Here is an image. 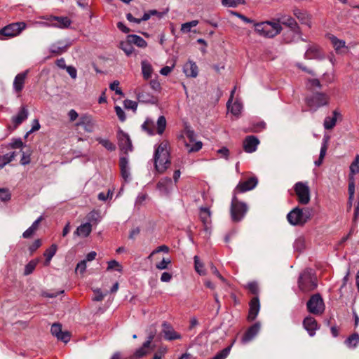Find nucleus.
Segmentation results:
<instances>
[{
    "mask_svg": "<svg viewBox=\"0 0 359 359\" xmlns=\"http://www.w3.org/2000/svg\"><path fill=\"white\" fill-rule=\"evenodd\" d=\"M169 142L163 141L155 149L154 160L156 170L158 173L164 172L170 165Z\"/></svg>",
    "mask_w": 359,
    "mask_h": 359,
    "instance_id": "obj_1",
    "label": "nucleus"
},
{
    "mask_svg": "<svg viewBox=\"0 0 359 359\" xmlns=\"http://www.w3.org/2000/svg\"><path fill=\"white\" fill-rule=\"evenodd\" d=\"M254 26L256 33L265 38H273L282 30L280 23L276 21L255 23Z\"/></svg>",
    "mask_w": 359,
    "mask_h": 359,
    "instance_id": "obj_2",
    "label": "nucleus"
},
{
    "mask_svg": "<svg viewBox=\"0 0 359 359\" xmlns=\"http://www.w3.org/2000/svg\"><path fill=\"white\" fill-rule=\"evenodd\" d=\"M311 212L312 210L309 208L296 207L287 214V219L293 226H302L310 219Z\"/></svg>",
    "mask_w": 359,
    "mask_h": 359,
    "instance_id": "obj_3",
    "label": "nucleus"
},
{
    "mask_svg": "<svg viewBox=\"0 0 359 359\" xmlns=\"http://www.w3.org/2000/svg\"><path fill=\"white\" fill-rule=\"evenodd\" d=\"M299 288L304 292L315 290L317 287L316 278L313 276L312 271H304L298 280Z\"/></svg>",
    "mask_w": 359,
    "mask_h": 359,
    "instance_id": "obj_4",
    "label": "nucleus"
},
{
    "mask_svg": "<svg viewBox=\"0 0 359 359\" xmlns=\"http://www.w3.org/2000/svg\"><path fill=\"white\" fill-rule=\"evenodd\" d=\"M248 210V205L245 203L239 201L234 195L231 200L230 209L232 221L240 222L245 217Z\"/></svg>",
    "mask_w": 359,
    "mask_h": 359,
    "instance_id": "obj_5",
    "label": "nucleus"
},
{
    "mask_svg": "<svg viewBox=\"0 0 359 359\" xmlns=\"http://www.w3.org/2000/svg\"><path fill=\"white\" fill-rule=\"evenodd\" d=\"M330 97L323 93H316L306 97V104L311 111H316L320 107L329 103Z\"/></svg>",
    "mask_w": 359,
    "mask_h": 359,
    "instance_id": "obj_6",
    "label": "nucleus"
},
{
    "mask_svg": "<svg viewBox=\"0 0 359 359\" xmlns=\"http://www.w3.org/2000/svg\"><path fill=\"white\" fill-rule=\"evenodd\" d=\"M26 28L23 22L11 23L0 29V39L4 40L18 35Z\"/></svg>",
    "mask_w": 359,
    "mask_h": 359,
    "instance_id": "obj_7",
    "label": "nucleus"
},
{
    "mask_svg": "<svg viewBox=\"0 0 359 359\" xmlns=\"http://www.w3.org/2000/svg\"><path fill=\"white\" fill-rule=\"evenodd\" d=\"M41 19L46 20H55L57 21L56 23H48L46 22H38L37 24L44 26V27H53L60 29H66L68 28L71 24L72 21L71 20L66 16H55V15H46L41 17Z\"/></svg>",
    "mask_w": 359,
    "mask_h": 359,
    "instance_id": "obj_8",
    "label": "nucleus"
},
{
    "mask_svg": "<svg viewBox=\"0 0 359 359\" xmlns=\"http://www.w3.org/2000/svg\"><path fill=\"white\" fill-rule=\"evenodd\" d=\"M294 189L299 203L306 205L310 201V189L307 182H298L294 186Z\"/></svg>",
    "mask_w": 359,
    "mask_h": 359,
    "instance_id": "obj_9",
    "label": "nucleus"
},
{
    "mask_svg": "<svg viewBox=\"0 0 359 359\" xmlns=\"http://www.w3.org/2000/svg\"><path fill=\"white\" fill-rule=\"evenodd\" d=\"M308 311L315 315H320L325 311L323 299L319 294L311 297L306 304Z\"/></svg>",
    "mask_w": 359,
    "mask_h": 359,
    "instance_id": "obj_10",
    "label": "nucleus"
},
{
    "mask_svg": "<svg viewBox=\"0 0 359 359\" xmlns=\"http://www.w3.org/2000/svg\"><path fill=\"white\" fill-rule=\"evenodd\" d=\"M185 135L187 138L189 140V142H185V147H187L189 152H194L199 151L203 146V144L201 141H196L195 140V133L194 130L191 129H186L185 130Z\"/></svg>",
    "mask_w": 359,
    "mask_h": 359,
    "instance_id": "obj_11",
    "label": "nucleus"
},
{
    "mask_svg": "<svg viewBox=\"0 0 359 359\" xmlns=\"http://www.w3.org/2000/svg\"><path fill=\"white\" fill-rule=\"evenodd\" d=\"M118 145L120 149L126 154L133 150V145L129 135L122 130H119L117 134Z\"/></svg>",
    "mask_w": 359,
    "mask_h": 359,
    "instance_id": "obj_12",
    "label": "nucleus"
},
{
    "mask_svg": "<svg viewBox=\"0 0 359 359\" xmlns=\"http://www.w3.org/2000/svg\"><path fill=\"white\" fill-rule=\"evenodd\" d=\"M76 126H81L86 132L91 133L94 130L95 121L91 115L85 114L81 116L79 121L76 123Z\"/></svg>",
    "mask_w": 359,
    "mask_h": 359,
    "instance_id": "obj_13",
    "label": "nucleus"
},
{
    "mask_svg": "<svg viewBox=\"0 0 359 359\" xmlns=\"http://www.w3.org/2000/svg\"><path fill=\"white\" fill-rule=\"evenodd\" d=\"M304 57L307 60L316 59L320 60L325 58V55L318 46L312 44L309 45L306 49Z\"/></svg>",
    "mask_w": 359,
    "mask_h": 359,
    "instance_id": "obj_14",
    "label": "nucleus"
},
{
    "mask_svg": "<svg viewBox=\"0 0 359 359\" xmlns=\"http://www.w3.org/2000/svg\"><path fill=\"white\" fill-rule=\"evenodd\" d=\"M258 180L255 177H252L248 180L240 182L236 187L234 192L243 193L253 189L257 184Z\"/></svg>",
    "mask_w": 359,
    "mask_h": 359,
    "instance_id": "obj_15",
    "label": "nucleus"
},
{
    "mask_svg": "<svg viewBox=\"0 0 359 359\" xmlns=\"http://www.w3.org/2000/svg\"><path fill=\"white\" fill-rule=\"evenodd\" d=\"M50 332L52 334L65 343L70 340V334L68 332H62V326L60 323H54L51 326Z\"/></svg>",
    "mask_w": 359,
    "mask_h": 359,
    "instance_id": "obj_16",
    "label": "nucleus"
},
{
    "mask_svg": "<svg viewBox=\"0 0 359 359\" xmlns=\"http://www.w3.org/2000/svg\"><path fill=\"white\" fill-rule=\"evenodd\" d=\"M162 332L164 334V337L166 340L172 341L175 339H180L182 336L175 331L172 325L168 322H163L162 323Z\"/></svg>",
    "mask_w": 359,
    "mask_h": 359,
    "instance_id": "obj_17",
    "label": "nucleus"
},
{
    "mask_svg": "<svg viewBox=\"0 0 359 359\" xmlns=\"http://www.w3.org/2000/svg\"><path fill=\"white\" fill-rule=\"evenodd\" d=\"M119 165L122 178L126 182H129L131 180V177L128 158L127 156L121 157L119 161Z\"/></svg>",
    "mask_w": 359,
    "mask_h": 359,
    "instance_id": "obj_18",
    "label": "nucleus"
},
{
    "mask_svg": "<svg viewBox=\"0 0 359 359\" xmlns=\"http://www.w3.org/2000/svg\"><path fill=\"white\" fill-rule=\"evenodd\" d=\"M303 326L311 337H313L316 334V331L319 329L317 321L311 316H308L304 318Z\"/></svg>",
    "mask_w": 359,
    "mask_h": 359,
    "instance_id": "obj_19",
    "label": "nucleus"
},
{
    "mask_svg": "<svg viewBox=\"0 0 359 359\" xmlns=\"http://www.w3.org/2000/svg\"><path fill=\"white\" fill-rule=\"evenodd\" d=\"M278 22L288 26L294 34L301 35L300 29L295 20L292 17L288 15L282 16Z\"/></svg>",
    "mask_w": 359,
    "mask_h": 359,
    "instance_id": "obj_20",
    "label": "nucleus"
},
{
    "mask_svg": "<svg viewBox=\"0 0 359 359\" xmlns=\"http://www.w3.org/2000/svg\"><path fill=\"white\" fill-rule=\"evenodd\" d=\"M27 73L28 71L27 70L15 76L13 83V90L15 93H20L24 88Z\"/></svg>",
    "mask_w": 359,
    "mask_h": 359,
    "instance_id": "obj_21",
    "label": "nucleus"
},
{
    "mask_svg": "<svg viewBox=\"0 0 359 359\" xmlns=\"http://www.w3.org/2000/svg\"><path fill=\"white\" fill-rule=\"evenodd\" d=\"M259 141L253 135L248 136L243 141V149L247 153H252L256 151Z\"/></svg>",
    "mask_w": 359,
    "mask_h": 359,
    "instance_id": "obj_22",
    "label": "nucleus"
},
{
    "mask_svg": "<svg viewBox=\"0 0 359 359\" xmlns=\"http://www.w3.org/2000/svg\"><path fill=\"white\" fill-rule=\"evenodd\" d=\"M70 44L71 43L67 41H58L50 46L49 50L52 53L60 55L67 51V49Z\"/></svg>",
    "mask_w": 359,
    "mask_h": 359,
    "instance_id": "obj_23",
    "label": "nucleus"
},
{
    "mask_svg": "<svg viewBox=\"0 0 359 359\" xmlns=\"http://www.w3.org/2000/svg\"><path fill=\"white\" fill-rule=\"evenodd\" d=\"M173 187L172 181L169 177L161 179L157 184V189L163 195H168Z\"/></svg>",
    "mask_w": 359,
    "mask_h": 359,
    "instance_id": "obj_24",
    "label": "nucleus"
},
{
    "mask_svg": "<svg viewBox=\"0 0 359 359\" xmlns=\"http://www.w3.org/2000/svg\"><path fill=\"white\" fill-rule=\"evenodd\" d=\"M183 72L188 77L196 78L198 74V69L196 62L189 60L183 67Z\"/></svg>",
    "mask_w": 359,
    "mask_h": 359,
    "instance_id": "obj_25",
    "label": "nucleus"
},
{
    "mask_svg": "<svg viewBox=\"0 0 359 359\" xmlns=\"http://www.w3.org/2000/svg\"><path fill=\"white\" fill-rule=\"evenodd\" d=\"M260 330V323H257L252 325L245 333L242 338V343L246 344L250 341L259 332Z\"/></svg>",
    "mask_w": 359,
    "mask_h": 359,
    "instance_id": "obj_26",
    "label": "nucleus"
},
{
    "mask_svg": "<svg viewBox=\"0 0 359 359\" xmlns=\"http://www.w3.org/2000/svg\"><path fill=\"white\" fill-rule=\"evenodd\" d=\"M200 219L204 225V230L208 231L211 223V212L209 208L203 207L200 208Z\"/></svg>",
    "mask_w": 359,
    "mask_h": 359,
    "instance_id": "obj_27",
    "label": "nucleus"
},
{
    "mask_svg": "<svg viewBox=\"0 0 359 359\" xmlns=\"http://www.w3.org/2000/svg\"><path fill=\"white\" fill-rule=\"evenodd\" d=\"M260 309V304L258 297L253 298L250 304V311L248 315V319L253 320L257 316Z\"/></svg>",
    "mask_w": 359,
    "mask_h": 359,
    "instance_id": "obj_28",
    "label": "nucleus"
},
{
    "mask_svg": "<svg viewBox=\"0 0 359 359\" xmlns=\"http://www.w3.org/2000/svg\"><path fill=\"white\" fill-rule=\"evenodd\" d=\"M91 231L92 225L90 222H86L79 226L74 231V234L79 237L86 238L90 235Z\"/></svg>",
    "mask_w": 359,
    "mask_h": 359,
    "instance_id": "obj_29",
    "label": "nucleus"
},
{
    "mask_svg": "<svg viewBox=\"0 0 359 359\" xmlns=\"http://www.w3.org/2000/svg\"><path fill=\"white\" fill-rule=\"evenodd\" d=\"M341 117V114L337 111L334 110L332 112V116H327L323 123V126L326 130L332 129L337 123V118Z\"/></svg>",
    "mask_w": 359,
    "mask_h": 359,
    "instance_id": "obj_30",
    "label": "nucleus"
},
{
    "mask_svg": "<svg viewBox=\"0 0 359 359\" xmlns=\"http://www.w3.org/2000/svg\"><path fill=\"white\" fill-rule=\"evenodd\" d=\"M28 114L29 112L27 107L25 106H22L18 114L12 118V121L15 123V126H19L25 121L28 117Z\"/></svg>",
    "mask_w": 359,
    "mask_h": 359,
    "instance_id": "obj_31",
    "label": "nucleus"
},
{
    "mask_svg": "<svg viewBox=\"0 0 359 359\" xmlns=\"http://www.w3.org/2000/svg\"><path fill=\"white\" fill-rule=\"evenodd\" d=\"M141 69L143 78L145 80H148L151 77L153 72V68L151 65L147 60H142L141 62Z\"/></svg>",
    "mask_w": 359,
    "mask_h": 359,
    "instance_id": "obj_32",
    "label": "nucleus"
},
{
    "mask_svg": "<svg viewBox=\"0 0 359 359\" xmlns=\"http://www.w3.org/2000/svg\"><path fill=\"white\" fill-rule=\"evenodd\" d=\"M128 39L133 44L140 48H145L147 46V41L141 36L136 34H130L128 36Z\"/></svg>",
    "mask_w": 359,
    "mask_h": 359,
    "instance_id": "obj_33",
    "label": "nucleus"
},
{
    "mask_svg": "<svg viewBox=\"0 0 359 359\" xmlns=\"http://www.w3.org/2000/svg\"><path fill=\"white\" fill-rule=\"evenodd\" d=\"M57 246L55 244H53L48 249L46 250L43 255L46 257L45 265H49L51 259L55 255L57 252Z\"/></svg>",
    "mask_w": 359,
    "mask_h": 359,
    "instance_id": "obj_34",
    "label": "nucleus"
},
{
    "mask_svg": "<svg viewBox=\"0 0 359 359\" xmlns=\"http://www.w3.org/2000/svg\"><path fill=\"white\" fill-rule=\"evenodd\" d=\"M345 344L347 347L349 348H355L358 344H359V335L357 333H353L350 337H348L346 341Z\"/></svg>",
    "mask_w": 359,
    "mask_h": 359,
    "instance_id": "obj_35",
    "label": "nucleus"
},
{
    "mask_svg": "<svg viewBox=\"0 0 359 359\" xmlns=\"http://www.w3.org/2000/svg\"><path fill=\"white\" fill-rule=\"evenodd\" d=\"M329 39L337 52L340 51L342 48L345 47V41L344 40L339 39L334 35H330Z\"/></svg>",
    "mask_w": 359,
    "mask_h": 359,
    "instance_id": "obj_36",
    "label": "nucleus"
},
{
    "mask_svg": "<svg viewBox=\"0 0 359 359\" xmlns=\"http://www.w3.org/2000/svg\"><path fill=\"white\" fill-rule=\"evenodd\" d=\"M120 48L123 50V52L128 55L130 56L134 51V48L133 46L132 42L129 41V39L127 38V40L125 41H121L120 43Z\"/></svg>",
    "mask_w": 359,
    "mask_h": 359,
    "instance_id": "obj_37",
    "label": "nucleus"
},
{
    "mask_svg": "<svg viewBox=\"0 0 359 359\" xmlns=\"http://www.w3.org/2000/svg\"><path fill=\"white\" fill-rule=\"evenodd\" d=\"M16 156V153L15 151L8 153L2 156H0V169L3 168L6 164L11 162L15 156Z\"/></svg>",
    "mask_w": 359,
    "mask_h": 359,
    "instance_id": "obj_38",
    "label": "nucleus"
},
{
    "mask_svg": "<svg viewBox=\"0 0 359 359\" xmlns=\"http://www.w3.org/2000/svg\"><path fill=\"white\" fill-rule=\"evenodd\" d=\"M243 109V104L242 103L236 100L233 104L230 103V109H228V110L234 116H238L241 111Z\"/></svg>",
    "mask_w": 359,
    "mask_h": 359,
    "instance_id": "obj_39",
    "label": "nucleus"
},
{
    "mask_svg": "<svg viewBox=\"0 0 359 359\" xmlns=\"http://www.w3.org/2000/svg\"><path fill=\"white\" fill-rule=\"evenodd\" d=\"M294 15L295 17L299 20V21L303 23L308 25L310 26V24L309 22L308 15L306 13L302 11L301 10L296 8L294 10Z\"/></svg>",
    "mask_w": 359,
    "mask_h": 359,
    "instance_id": "obj_40",
    "label": "nucleus"
},
{
    "mask_svg": "<svg viewBox=\"0 0 359 359\" xmlns=\"http://www.w3.org/2000/svg\"><path fill=\"white\" fill-rule=\"evenodd\" d=\"M222 6L229 8H236L238 5H245V0H222Z\"/></svg>",
    "mask_w": 359,
    "mask_h": 359,
    "instance_id": "obj_41",
    "label": "nucleus"
},
{
    "mask_svg": "<svg viewBox=\"0 0 359 359\" xmlns=\"http://www.w3.org/2000/svg\"><path fill=\"white\" fill-rule=\"evenodd\" d=\"M198 25V20H192L188 22L183 23L181 25L180 31L182 33H189L191 32L192 27H194Z\"/></svg>",
    "mask_w": 359,
    "mask_h": 359,
    "instance_id": "obj_42",
    "label": "nucleus"
},
{
    "mask_svg": "<svg viewBox=\"0 0 359 359\" xmlns=\"http://www.w3.org/2000/svg\"><path fill=\"white\" fill-rule=\"evenodd\" d=\"M194 259V267H195L196 271L201 276L205 275L204 265H203V262H201L200 261L199 257L198 256H195Z\"/></svg>",
    "mask_w": 359,
    "mask_h": 359,
    "instance_id": "obj_43",
    "label": "nucleus"
},
{
    "mask_svg": "<svg viewBox=\"0 0 359 359\" xmlns=\"http://www.w3.org/2000/svg\"><path fill=\"white\" fill-rule=\"evenodd\" d=\"M97 141L100 144H101L104 148H106L108 151H114L116 149V146L114 143L110 142L109 140L102 139V138H97Z\"/></svg>",
    "mask_w": 359,
    "mask_h": 359,
    "instance_id": "obj_44",
    "label": "nucleus"
},
{
    "mask_svg": "<svg viewBox=\"0 0 359 359\" xmlns=\"http://www.w3.org/2000/svg\"><path fill=\"white\" fill-rule=\"evenodd\" d=\"M166 127V120L163 116L158 117L157 120V133L159 135L163 134Z\"/></svg>",
    "mask_w": 359,
    "mask_h": 359,
    "instance_id": "obj_45",
    "label": "nucleus"
},
{
    "mask_svg": "<svg viewBox=\"0 0 359 359\" xmlns=\"http://www.w3.org/2000/svg\"><path fill=\"white\" fill-rule=\"evenodd\" d=\"M150 348V346H145V343H144L142 347L136 350V351L134 353V356L135 358H141L145 355L151 349Z\"/></svg>",
    "mask_w": 359,
    "mask_h": 359,
    "instance_id": "obj_46",
    "label": "nucleus"
},
{
    "mask_svg": "<svg viewBox=\"0 0 359 359\" xmlns=\"http://www.w3.org/2000/svg\"><path fill=\"white\" fill-rule=\"evenodd\" d=\"M154 123L151 120L147 118L144 123L142 124V128L143 130H146L147 133L150 135H154V130L153 129Z\"/></svg>",
    "mask_w": 359,
    "mask_h": 359,
    "instance_id": "obj_47",
    "label": "nucleus"
},
{
    "mask_svg": "<svg viewBox=\"0 0 359 359\" xmlns=\"http://www.w3.org/2000/svg\"><path fill=\"white\" fill-rule=\"evenodd\" d=\"M350 172L352 174H358L359 172V154H357L355 157L354 161L351 163Z\"/></svg>",
    "mask_w": 359,
    "mask_h": 359,
    "instance_id": "obj_48",
    "label": "nucleus"
},
{
    "mask_svg": "<svg viewBox=\"0 0 359 359\" xmlns=\"http://www.w3.org/2000/svg\"><path fill=\"white\" fill-rule=\"evenodd\" d=\"M37 263H38L37 260L30 261L25 267L24 274L25 276L31 274L35 269Z\"/></svg>",
    "mask_w": 359,
    "mask_h": 359,
    "instance_id": "obj_49",
    "label": "nucleus"
},
{
    "mask_svg": "<svg viewBox=\"0 0 359 359\" xmlns=\"http://www.w3.org/2000/svg\"><path fill=\"white\" fill-rule=\"evenodd\" d=\"M156 334V330L154 325H151L149 327V330L148 332V337L147 341L144 342L145 346H150L152 340L154 339Z\"/></svg>",
    "mask_w": 359,
    "mask_h": 359,
    "instance_id": "obj_50",
    "label": "nucleus"
},
{
    "mask_svg": "<svg viewBox=\"0 0 359 359\" xmlns=\"http://www.w3.org/2000/svg\"><path fill=\"white\" fill-rule=\"evenodd\" d=\"M305 247V241L302 237L297 238L294 242V248L297 251L301 252Z\"/></svg>",
    "mask_w": 359,
    "mask_h": 359,
    "instance_id": "obj_51",
    "label": "nucleus"
},
{
    "mask_svg": "<svg viewBox=\"0 0 359 359\" xmlns=\"http://www.w3.org/2000/svg\"><path fill=\"white\" fill-rule=\"evenodd\" d=\"M231 351V346L226 347L218 352L211 359H225L229 354Z\"/></svg>",
    "mask_w": 359,
    "mask_h": 359,
    "instance_id": "obj_52",
    "label": "nucleus"
},
{
    "mask_svg": "<svg viewBox=\"0 0 359 359\" xmlns=\"http://www.w3.org/2000/svg\"><path fill=\"white\" fill-rule=\"evenodd\" d=\"M266 128V123L264 121H259L257 123H253L250 131L252 133H259Z\"/></svg>",
    "mask_w": 359,
    "mask_h": 359,
    "instance_id": "obj_53",
    "label": "nucleus"
},
{
    "mask_svg": "<svg viewBox=\"0 0 359 359\" xmlns=\"http://www.w3.org/2000/svg\"><path fill=\"white\" fill-rule=\"evenodd\" d=\"M107 270H116L121 272L122 271V266L116 260H111L108 262Z\"/></svg>",
    "mask_w": 359,
    "mask_h": 359,
    "instance_id": "obj_54",
    "label": "nucleus"
},
{
    "mask_svg": "<svg viewBox=\"0 0 359 359\" xmlns=\"http://www.w3.org/2000/svg\"><path fill=\"white\" fill-rule=\"evenodd\" d=\"M307 88L309 89H313L314 88H320L321 84L318 79H309L308 81L306 83Z\"/></svg>",
    "mask_w": 359,
    "mask_h": 359,
    "instance_id": "obj_55",
    "label": "nucleus"
},
{
    "mask_svg": "<svg viewBox=\"0 0 359 359\" xmlns=\"http://www.w3.org/2000/svg\"><path fill=\"white\" fill-rule=\"evenodd\" d=\"M123 106L126 109H132L133 111H135L137 108V102L130 100H126L123 102Z\"/></svg>",
    "mask_w": 359,
    "mask_h": 359,
    "instance_id": "obj_56",
    "label": "nucleus"
},
{
    "mask_svg": "<svg viewBox=\"0 0 359 359\" xmlns=\"http://www.w3.org/2000/svg\"><path fill=\"white\" fill-rule=\"evenodd\" d=\"M109 88L111 90L114 91L116 95H123V91L119 88V82L118 81H114V82H112L109 86Z\"/></svg>",
    "mask_w": 359,
    "mask_h": 359,
    "instance_id": "obj_57",
    "label": "nucleus"
},
{
    "mask_svg": "<svg viewBox=\"0 0 359 359\" xmlns=\"http://www.w3.org/2000/svg\"><path fill=\"white\" fill-rule=\"evenodd\" d=\"M170 262L171 260L169 258H163L161 262L156 264V267L159 270L166 269Z\"/></svg>",
    "mask_w": 359,
    "mask_h": 359,
    "instance_id": "obj_58",
    "label": "nucleus"
},
{
    "mask_svg": "<svg viewBox=\"0 0 359 359\" xmlns=\"http://www.w3.org/2000/svg\"><path fill=\"white\" fill-rule=\"evenodd\" d=\"M86 267H87L86 260H82L77 264L76 269H75V272L80 273L82 274L85 272Z\"/></svg>",
    "mask_w": 359,
    "mask_h": 359,
    "instance_id": "obj_59",
    "label": "nucleus"
},
{
    "mask_svg": "<svg viewBox=\"0 0 359 359\" xmlns=\"http://www.w3.org/2000/svg\"><path fill=\"white\" fill-rule=\"evenodd\" d=\"M230 13L234 16H236L237 18H240L241 20H243L244 22L245 23H252L253 22V20L247 18L246 16H245L244 15L240 13H238L236 11H230Z\"/></svg>",
    "mask_w": 359,
    "mask_h": 359,
    "instance_id": "obj_60",
    "label": "nucleus"
},
{
    "mask_svg": "<svg viewBox=\"0 0 359 359\" xmlns=\"http://www.w3.org/2000/svg\"><path fill=\"white\" fill-rule=\"evenodd\" d=\"M24 144L20 138L14 139L9 143V147L11 148H22Z\"/></svg>",
    "mask_w": 359,
    "mask_h": 359,
    "instance_id": "obj_61",
    "label": "nucleus"
},
{
    "mask_svg": "<svg viewBox=\"0 0 359 359\" xmlns=\"http://www.w3.org/2000/svg\"><path fill=\"white\" fill-rule=\"evenodd\" d=\"M114 109H115L116 114L117 116L118 117L119 120L121 121H124L126 120V117L125 112L123 110V109L119 106H116L114 107Z\"/></svg>",
    "mask_w": 359,
    "mask_h": 359,
    "instance_id": "obj_62",
    "label": "nucleus"
},
{
    "mask_svg": "<svg viewBox=\"0 0 359 359\" xmlns=\"http://www.w3.org/2000/svg\"><path fill=\"white\" fill-rule=\"evenodd\" d=\"M167 352L166 347H161L154 354L153 359H161Z\"/></svg>",
    "mask_w": 359,
    "mask_h": 359,
    "instance_id": "obj_63",
    "label": "nucleus"
},
{
    "mask_svg": "<svg viewBox=\"0 0 359 359\" xmlns=\"http://www.w3.org/2000/svg\"><path fill=\"white\" fill-rule=\"evenodd\" d=\"M147 198V194H139L136 198L135 205L136 206L141 205Z\"/></svg>",
    "mask_w": 359,
    "mask_h": 359,
    "instance_id": "obj_64",
    "label": "nucleus"
}]
</instances>
